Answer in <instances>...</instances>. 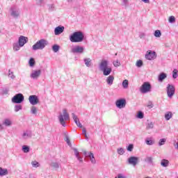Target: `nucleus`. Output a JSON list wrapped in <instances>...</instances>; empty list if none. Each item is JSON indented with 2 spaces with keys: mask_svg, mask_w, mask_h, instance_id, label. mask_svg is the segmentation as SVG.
I'll return each instance as SVG.
<instances>
[{
  "mask_svg": "<svg viewBox=\"0 0 178 178\" xmlns=\"http://www.w3.org/2000/svg\"><path fill=\"white\" fill-rule=\"evenodd\" d=\"M99 69L104 76H109L112 73V67L109 66V60L106 59H102L99 63Z\"/></svg>",
  "mask_w": 178,
  "mask_h": 178,
  "instance_id": "1",
  "label": "nucleus"
},
{
  "mask_svg": "<svg viewBox=\"0 0 178 178\" xmlns=\"http://www.w3.org/2000/svg\"><path fill=\"white\" fill-rule=\"evenodd\" d=\"M70 41L71 42H83L84 41V33L81 31L74 32L70 36Z\"/></svg>",
  "mask_w": 178,
  "mask_h": 178,
  "instance_id": "2",
  "label": "nucleus"
},
{
  "mask_svg": "<svg viewBox=\"0 0 178 178\" xmlns=\"http://www.w3.org/2000/svg\"><path fill=\"white\" fill-rule=\"evenodd\" d=\"M70 116L69 115V113H67V110L63 109V113H60L58 116V120L60 124L63 125V127H66V122L65 120H70Z\"/></svg>",
  "mask_w": 178,
  "mask_h": 178,
  "instance_id": "3",
  "label": "nucleus"
},
{
  "mask_svg": "<svg viewBox=\"0 0 178 178\" xmlns=\"http://www.w3.org/2000/svg\"><path fill=\"white\" fill-rule=\"evenodd\" d=\"M47 45H48V41L45 39H41L32 46V49L33 51L42 50Z\"/></svg>",
  "mask_w": 178,
  "mask_h": 178,
  "instance_id": "4",
  "label": "nucleus"
},
{
  "mask_svg": "<svg viewBox=\"0 0 178 178\" xmlns=\"http://www.w3.org/2000/svg\"><path fill=\"white\" fill-rule=\"evenodd\" d=\"M85 51H86V48L83 46H81V45L74 46L71 49V52L72 54H79V55L84 54Z\"/></svg>",
  "mask_w": 178,
  "mask_h": 178,
  "instance_id": "5",
  "label": "nucleus"
},
{
  "mask_svg": "<svg viewBox=\"0 0 178 178\" xmlns=\"http://www.w3.org/2000/svg\"><path fill=\"white\" fill-rule=\"evenodd\" d=\"M10 14L12 17L17 19L20 16V9L16 6H13L10 8Z\"/></svg>",
  "mask_w": 178,
  "mask_h": 178,
  "instance_id": "6",
  "label": "nucleus"
},
{
  "mask_svg": "<svg viewBox=\"0 0 178 178\" xmlns=\"http://www.w3.org/2000/svg\"><path fill=\"white\" fill-rule=\"evenodd\" d=\"M23 101H24V96L22 93H18L12 98L13 104H22Z\"/></svg>",
  "mask_w": 178,
  "mask_h": 178,
  "instance_id": "7",
  "label": "nucleus"
},
{
  "mask_svg": "<svg viewBox=\"0 0 178 178\" xmlns=\"http://www.w3.org/2000/svg\"><path fill=\"white\" fill-rule=\"evenodd\" d=\"M145 58L147 60H154L156 59V52L152 50H148L145 54Z\"/></svg>",
  "mask_w": 178,
  "mask_h": 178,
  "instance_id": "8",
  "label": "nucleus"
},
{
  "mask_svg": "<svg viewBox=\"0 0 178 178\" xmlns=\"http://www.w3.org/2000/svg\"><path fill=\"white\" fill-rule=\"evenodd\" d=\"M166 91L168 98H172L173 95H175L176 88H175V86L173 85L168 84L166 88Z\"/></svg>",
  "mask_w": 178,
  "mask_h": 178,
  "instance_id": "9",
  "label": "nucleus"
},
{
  "mask_svg": "<svg viewBox=\"0 0 178 178\" xmlns=\"http://www.w3.org/2000/svg\"><path fill=\"white\" fill-rule=\"evenodd\" d=\"M140 92L143 94H146V92H149L151 91V84L148 82H145L140 88Z\"/></svg>",
  "mask_w": 178,
  "mask_h": 178,
  "instance_id": "10",
  "label": "nucleus"
},
{
  "mask_svg": "<svg viewBox=\"0 0 178 178\" xmlns=\"http://www.w3.org/2000/svg\"><path fill=\"white\" fill-rule=\"evenodd\" d=\"M41 70H33L31 72L30 77L33 80H38L40 76H41Z\"/></svg>",
  "mask_w": 178,
  "mask_h": 178,
  "instance_id": "11",
  "label": "nucleus"
},
{
  "mask_svg": "<svg viewBox=\"0 0 178 178\" xmlns=\"http://www.w3.org/2000/svg\"><path fill=\"white\" fill-rule=\"evenodd\" d=\"M126 99H119L115 102V106L118 109H123V108H126Z\"/></svg>",
  "mask_w": 178,
  "mask_h": 178,
  "instance_id": "12",
  "label": "nucleus"
},
{
  "mask_svg": "<svg viewBox=\"0 0 178 178\" xmlns=\"http://www.w3.org/2000/svg\"><path fill=\"white\" fill-rule=\"evenodd\" d=\"M29 101L31 105H37L40 104V99H38V96L35 95L29 96Z\"/></svg>",
  "mask_w": 178,
  "mask_h": 178,
  "instance_id": "13",
  "label": "nucleus"
},
{
  "mask_svg": "<svg viewBox=\"0 0 178 178\" xmlns=\"http://www.w3.org/2000/svg\"><path fill=\"white\" fill-rule=\"evenodd\" d=\"M29 42V38L26 36L21 35L18 38V44L20 45V47H24L25 44H27Z\"/></svg>",
  "mask_w": 178,
  "mask_h": 178,
  "instance_id": "14",
  "label": "nucleus"
},
{
  "mask_svg": "<svg viewBox=\"0 0 178 178\" xmlns=\"http://www.w3.org/2000/svg\"><path fill=\"white\" fill-rule=\"evenodd\" d=\"M139 159L137 156H131L128 159V163L132 166H136L138 163Z\"/></svg>",
  "mask_w": 178,
  "mask_h": 178,
  "instance_id": "15",
  "label": "nucleus"
},
{
  "mask_svg": "<svg viewBox=\"0 0 178 178\" xmlns=\"http://www.w3.org/2000/svg\"><path fill=\"white\" fill-rule=\"evenodd\" d=\"M21 137L23 140H29V138H31V137H33V133H31V131H24L22 134Z\"/></svg>",
  "mask_w": 178,
  "mask_h": 178,
  "instance_id": "16",
  "label": "nucleus"
},
{
  "mask_svg": "<svg viewBox=\"0 0 178 178\" xmlns=\"http://www.w3.org/2000/svg\"><path fill=\"white\" fill-rule=\"evenodd\" d=\"M63 31H65V26H58L55 28L54 34L55 35H60V34H62Z\"/></svg>",
  "mask_w": 178,
  "mask_h": 178,
  "instance_id": "17",
  "label": "nucleus"
},
{
  "mask_svg": "<svg viewBox=\"0 0 178 178\" xmlns=\"http://www.w3.org/2000/svg\"><path fill=\"white\" fill-rule=\"evenodd\" d=\"M72 119L74 123L76 124L78 127H80L81 129L83 127V125L80 122V120H79V118H77V115H76V114L74 113H72Z\"/></svg>",
  "mask_w": 178,
  "mask_h": 178,
  "instance_id": "18",
  "label": "nucleus"
},
{
  "mask_svg": "<svg viewBox=\"0 0 178 178\" xmlns=\"http://www.w3.org/2000/svg\"><path fill=\"white\" fill-rule=\"evenodd\" d=\"M3 124L6 127H10L13 124V121L10 118H5L3 121Z\"/></svg>",
  "mask_w": 178,
  "mask_h": 178,
  "instance_id": "19",
  "label": "nucleus"
},
{
  "mask_svg": "<svg viewBox=\"0 0 178 178\" xmlns=\"http://www.w3.org/2000/svg\"><path fill=\"white\" fill-rule=\"evenodd\" d=\"M114 81H115V76H113V75H109L106 79V83H107L108 86H112V84H113Z\"/></svg>",
  "mask_w": 178,
  "mask_h": 178,
  "instance_id": "20",
  "label": "nucleus"
},
{
  "mask_svg": "<svg viewBox=\"0 0 178 178\" xmlns=\"http://www.w3.org/2000/svg\"><path fill=\"white\" fill-rule=\"evenodd\" d=\"M9 175V171L7 168H3L0 167V177H3V176H8Z\"/></svg>",
  "mask_w": 178,
  "mask_h": 178,
  "instance_id": "21",
  "label": "nucleus"
},
{
  "mask_svg": "<svg viewBox=\"0 0 178 178\" xmlns=\"http://www.w3.org/2000/svg\"><path fill=\"white\" fill-rule=\"evenodd\" d=\"M145 143L147 145H154V144H155V139L152 137L147 138Z\"/></svg>",
  "mask_w": 178,
  "mask_h": 178,
  "instance_id": "22",
  "label": "nucleus"
},
{
  "mask_svg": "<svg viewBox=\"0 0 178 178\" xmlns=\"http://www.w3.org/2000/svg\"><path fill=\"white\" fill-rule=\"evenodd\" d=\"M166 77H168V74H165V72H162L159 75L158 81L160 83H162V81H163Z\"/></svg>",
  "mask_w": 178,
  "mask_h": 178,
  "instance_id": "23",
  "label": "nucleus"
},
{
  "mask_svg": "<svg viewBox=\"0 0 178 178\" xmlns=\"http://www.w3.org/2000/svg\"><path fill=\"white\" fill-rule=\"evenodd\" d=\"M74 152L78 161H79V162H83V158L80 157V152H79V150H77V149H74Z\"/></svg>",
  "mask_w": 178,
  "mask_h": 178,
  "instance_id": "24",
  "label": "nucleus"
},
{
  "mask_svg": "<svg viewBox=\"0 0 178 178\" xmlns=\"http://www.w3.org/2000/svg\"><path fill=\"white\" fill-rule=\"evenodd\" d=\"M164 118H165V120H170V119H172V118H173V113H172L171 111H168L165 113Z\"/></svg>",
  "mask_w": 178,
  "mask_h": 178,
  "instance_id": "25",
  "label": "nucleus"
},
{
  "mask_svg": "<svg viewBox=\"0 0 178 178\" xmlns=\"http://www.w3.org/2000/svg\"><path fill=\"white\" fill-rule=\"evenodd\" d=\"M88 158H90L91 163H97V161L95 160V157H94V154H92V152H89Z\"/></svg>",
  "mask_w": 178,
  "mask_h": 178,
  "instance_id": "26",
  "label": "nucleus"
},
{
  "mask_svg": "<svg viewBox=\"0 0 178 178\" xmlns=\"http://www.w3.org/2000/svg\"><path fill=\"white\" fill-rule=\"evenodd\" d=\"M20 48H22V46L19 43H14L13 46V51L15 52H17V51H20Z\"/></svg>",
  "mask_w": 178,
  "mask_h": 178,
  "instance_id": "27",
  "label": "nucleus"
},
{
  "mask_svg": "<svg viewBox=\"0 0 178 178\" xmlns=\"http://www.w3.org/2000/svg\"><path fill=\"white\" fill-rule=\"evenodd\" d=\"M38 112V108H37V107H35V106H33L31 108V113L32 115H37V113Z\"/></svg>",
  "mask_w": 178,
  "mask_h": 178,
  "instance_id": "28",
  "label": "nucleus"
},
{
  "mask_svg": "<svg viewBox=\"0 0 178 178\" xmlns=\"http://www.w3.org/2000/svg\"><path fill=\"white\" fill-rule=\"evenodd\" d=\"M161 165L163 168H168V166H169V161L166 159H163L161 160Z\"/></svg>",
  "mask_w": 178,
  "mask_h": 178,
  "instance_id": "29",
  "label": "nucleus"
},
{
  "mask_svg": "<svg viewBox=\"0 0 178 178\" xmlns=\"http://www.w3.org/2000/svg\"><path fill=\"white\" fill-rule=\"evenodd\" d=\"M83 60L87 67H90L91 66V58H84Z\"/></svg>",
  "mask_w": 178,
  "mask_h": 178,
  "instance_id": "30",
  "label": "nucleus"
},
{
  "mask_svg": "<svg viewBox=\"0 0 178 178\" xmlns=\"http://www.w3.org/2000/svg\"><path fill=\"white\" fill-rule=\"evenodd\" d=\"M122 87L123 88H124L125 90L129 88V80L127 79H124L123 81H122Z\"/></svg>",
  "mask_w": 178,
  "mask_h": 178,
  "instance_id": "31",
  "label": "nucleus"
},
{
  "mask_svg": "<svg viewBox=\"0 0 178 178\" xmlns=\"http://www.w3.org/2000/svg\"><path fill=\"white\" fill-rule=\"evenodd\" d=\"M22 151L24 152V154H27V153L30 152V147L27 146V145H23Z\"/></svg>",
  "mask_w": 178,
  "mask_h": 178,
  "instance_id": "32",
  "label": "nucleus"
},
{
  "mask_svg": "<svg viewBox=\"0 0 178 178\" xmlns=\"http://www.w3.org/2000/svg\"><path fill=\"white\" fill-rule=\"evenodd\" d=\"M154 37L156 38H160L162 35V33L159 30H156L154 33Z\"/></svg>",
  "mask_w": 178,
  "mask_h": 178,
  "instance_id": "33",
  "label": "nucleus"
},
{
  "mask_svg": "<svg viewBox=\"0 0 178 178\" xmlns=\"http://www.w3.org/2000/svg\"><path fill=\"white\" fill-rule=\"evenodd\" d=\"M113 65L114 67H119V66H121L122 64L120 63V61L117 59L113 62Z\"/></svg>",
  "mask_w": 178,
  "mask_h": 178,
  "instance_id": "34",
  "label": "nucleus"
},
{
  "mask_svg": "<svg viewBox=\"0 0 178 178\" xmlns=\"http://www.w3.org/2000/svg\"><path fill=\"white\" fill-rule=\"evenodd\" d=\"M31 165L33 166V168H40V163H38L37 161H31Z\"/></svg>",
  "mask_w": 178,
  "mask_h": 178,
  "instance_id": "35",
  "label": "nucleus"
},
{
  "mask_svg": "<svg viewBox=\"0 0 178 178\" xmlns=\"http://www.w3.org/2000/svg\"><path fill=\"white\" fill-rule=\"evenodd\" d=\"M51 168H53V169H59V163H56V162H52L51 163Z\"/></svg>",
  "mask_w": 178,
  "mask_h": 178,
  "instance_id": "36",
  "label": "nucleus"
},
{
  "mask_svg": "<svg viewBox=\"0 0 178 178\" xmlns=\"http://www.w3.org/2000/svg\"><path fill=\"white\" fill-rule=\"evenodd\" d=\"M22 108H23V107L20 104L15 105L14 107L15 112H19V111H22Z\"/></svg>",
  "mask_w": 178,
  "mask_h": 178,
  "instance_id": "37",
  "label": "nucleus"
},
{
  "mask_svg": "<svg viewBox=\"0 0 178 178\" xmlns=\"http://www.w3.org/2000/svg\"><path fill=\"white\" fill-rule=\"evenodd\" d=\"M165 143H166V138H161L159 141V147H162V145H165Z\"/></svg>",
  "mask_w": 178,
  "mask_h": 178,
  "instance_id": "38",
  "label": "nucleus"
},
{
  "mask_svg": "<svg viewBox=\"0 0 178 178\" xmlns=\"http://www.w3.org/2000/svg\"><path fill=\"white\" fill-rule=\"evenodd\" d=\"M8 77L12 79V80L15 79L16 77L15 74H13V72H12L10 70H8Z\"/></svg>",
  "mask_w": 178,
  "mask_h": 178,
  "instance_id": "39",
  "label": "nucleus"
},
{
  "mask_svg": "<svg viewBox=\"0 0 178 178\" xmlns=\"http://www.w3.org/2000/svg\"><path fill=\"white\" fill-rule=\"evenodd\" d=\"M136 118L138 119H144V113L141 111H138Z\"/></svg>",
  "mask_w": 178,
  "mask_h": 178,
  "instance_id": "40",
  "label": "nucleus"
},
{
  "mask_svg": "<svg viewBox=\"0 0 178 178\" xmlns=\"http://www.w3.org/2000/svg\"><path fill=\"white\" fill-rule=\"evenodd\" d=\"M169 23H175L176 22V18H175V16L172 15L170 16L168 18Z\"/></svg>",
  "mask_w": 178,
  "mask_h": 178,
  "instance_id": "41",
  "label": "nucleus"
},
{
  "mask_svg": "<svg viewBox=\"0 0 178 178\" xmlns=\"http://www.w3.org/2000/svg\"><path fill=\"white\" fill-rule=\"evenodd\" d=\"M117 152L119 155H123L124 154V149L120 147L117 149Z\"/></svg>",
  "mask_w": 178,
  "mask_h": 178,
  "instance_id": "42",
  "label": "nucleus"
},
{
  "mask_svg": "<svg viewBox=\"0 0 178 178\" xmlns=\"http://www.w3.org/2000/svg\"><path fill=\"white\" fill-rule=\"evenodd\" d=\"M146 129L147 130H150L151 129H154V123L153 122H149L146 127Z\"/></svg>",
  "mask_w": 178,
  "mask_h": 178,
  "instance_id": "43",
  "label": "nucleus"
},
{
  "mask_svg": "<svg viewBox=\"0 0 178 178\" xmlns=\"http://www.w3.org/2000/svg\"><path fill=\"white\" fill-rule=\"evenodd\" d=\"M177 73H178L177 70L175 69V70H173V72H172V77H173L174 79H177V77H178Z\"/></svg>",
  "mask_w": 178,
  "mask_h": 178,
  "instance_id": "44",
  "label": "nucleus"
},
{
  "mask_svg": "<svg viewBox=\"0 0 178 178\" xmlns=\"http://www.w3.org/2000/svg\"><path fill=\"white\" fill-rule=\"evenodd\" d=\"M29 65L31 66V67H33V66H34V65H35V61L34 60V58H31L29 60Z\"/></svg>",
  "mask_w": 178,
  "mask_h": 178,
  "instance_id": "45",
  "label": "nucleus"
},
{
  "mask_svg": "<svg viewBox=\"0 0 178 178\" xmlns=\"http://www.w3.org/2000/svg\"><path fill=\"white\" fill-rule=\"evenodd\" d=\"M134 148V145L133 144H130L129 145V146L127 147V151H129V152H131V151H133Z\"/></svg>",
  "mask_w": 178,
  "mask_h": 178,
  "instance_id": "46",
  "label": "nucleus"
},
{
  "mask_svg": "<svg viewBox=\"0 0 178 178\" xmlns=\"http://www.w3.org/2000/svg\"><path fill=\"white\" fill-rule=\"evenodd\" d=\"M136 66L137 67H141L143 66V60H139L136 61Z\"/></svg>",
  "mask_w": 178,
  "mask_h": 178,
  "instance_id": "47",
  "label": "nucleus"
},
{
  "mask_svg": "<svg viewBox=\"0 0 178 178\" xmlns=\"http://www.w3.org/2000/svg\"><path fill=\"white\" fill-rule=\"evenodd\" d=\"M52 49H53L54 52H58V51H59V46L57 44H54L52 47Z\"/></svg>",
  "mask_w": 178,
  "mask_h": 178,
  "instance_id": "48",
  "label": "nucleus"
},
{
  "mask_svg": "<svg viewBox=\"0 0 178 178\" xmlns=\"http://www.w3.org/2000/svg\"><path fill=\"white\" fill-rule=\"evenodd\" d=\"M49 10H54V9H55V5L54 4L49 5Z\"/></svg>",
  "mask_w": 178,
  "mask_h": 178,
  "instance_id": "49",
  "label": "nucleus"
},
{
  "mask_svg": "<svg viewBox=\"0 0 178 178\" xmlns=\"http://www.w3.org/2000/svg\"><path fill=\"white\" fill-rule=\"evenodd\" d=\"M146 162H148V163H152V157H147L146 159Z\"/></svg>",
  "mask_w": 178,
  "mask_h": 178,
  "instance_id": "50",
  "label": "nucleus"
},
{
  "mask_svg": "<svg viewBox=\"0 0 178 178\" xmlns=\"http://www.w3.org/2000/svg\"><path fill=\"white\" fill-rule=\"evenodd\" d=\"M44 0H38V1H37V3H38V5H42V3H44Z\"/></svg>",
  "mask_w": 178,
  "mask_h": 178,
  "instance_id": "51",
  "label": "nucleus"
},
{
  "mask_svg": "<svg viewBox=\"0 0 178 178\" xmlns=\"http://www.w3.org/2000/svg\"><path fill=\"white\" fill-rule=\"evenodd\" d=\"M82 134H83V135L87 134V130L86 129V128H83V129H82Z\"/></svg>",
  "mask_w": 178,
  "mask_h": 178,
  "instance_id": "52",
  "label": "nucleus"
},
{
  "mask_svg": "<svg viewBox=\"0 0 178 178\" xmlns=\"http://www.w3.org/2000/svg\"><path fill=\"white\" fill-rule=\"evenodd\" d=\"M65 141L67 143V144H68V145H70V139H69V138H65Z\"/></svg>",
  "mask_w": 178,
  "mask_h": 178,
  "instance_id": "53",
  "label": "nucleus"
},
{
  "mask_svg": "<svg viewBox=\"0 0 178 178\" xmlns=\"http://www.w3.org/2000/svg\"><path fill=\"white\" fill-rule=\"evenodd\" d=\"M83 154L85 156H90V152H87L86 151H83Z\"/></svg>",
  "mask_w": 178,
  "mask_h": 178,
  "instance_id": "54",
  "label": "nucleus"
},
{
  "mask_svg": "<svg viewBox=\"0 0 178 178\" xmlns=\"http://www.w3.org/2000/svg\"><path fill=\"white\" fill-rule=\"evenodd\" d=\"M115 178H126L124 176H123V175L122 174H119L118 175V177H116Z\"/></svg>",
  "mask_w": 178,
  "mask_h": 178,
  "instance_id": "55",
  "label": "nucleus"
},
{
  "mask_svg": "<svg viewBox=\"0 0 178 178\" xmlns=\"http://www.w3.org/2000/svg\"><path fill=\"white\" fill-rule=\"evenodd\" d=\"M144 3H149V0H141Z\"/></svg>",
  "mask_w": 178,
  "mask_h": 178,
  "instance_id": "56",
  "label": "nucleus"
},
{
  "mask_svg": "<svg viewBox=\"0 0 178 178\" xmlns=\"http://www.w3.org/2000/svg\"><path fill=\"white\" fill-rule=\"evenodd\" d=\"M122 1L123 2L124 5H127V2H128L127 0H122Z\"/></svg>",
  "mask_w": 178,
  "mask_h": 178,
  "instance_id": "57",
  "label": "nucleus"
},
{
  "mask_svg": "<svg viewBox=\"0 0 178 178\" xmlns=\"http://www.w3.org/2000/svg\"><path fill=\"white\" fill-rule=\"evenodd\" d=\"M3 94H8V90H4Z\"/></svg>",
  "mask_w": 178,
  "mask_h": 178,
  "instance_id": "58",
  "label": "nucleus"
},
{
  "mask_svg": "<svg viewBox=\"0 0 178 178\" xmlns=\"http://www.w3.org/2000/svg\"><path fill=\"white\" fill-rule=\"evenodd\" d=\"M86 138H88V136H87V134H86V135H84Z\"/></svg>",
  "mask_w": 178,
  "mask_h": 178,
  "instance_id": "59",
  "label": "nucleus"
}]
</instances>
